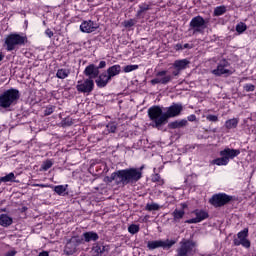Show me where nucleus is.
Instances as JSON below:
<instances>
[{"instance_id": "nucleus-32", "label": "nucleus", "mask_w": 256, "mask_h": 256, "mask_svg": "<svg viewBox=\"0 0 256 256\" xmlns=\"http://www.w3.org/2000/svg\"><path fill=\"white\" fill-rule=\"evenodd\" d=\"M149 11V5L148 4H141L139 6V10L137 11L136 16L141 17V15H143V13Z\"/></svg>"}, {"instance_id": "nucleus-51", "label": "nucleus", "mask_w": 256, "mask_h": 256, "mask_svg": "<svg viewBox=\"0 0 256 256\" xmlns=\"http://www.w3.org/2000/svg\"><path fill=\"white\" fill-rule=\"evenodd\" d=\"M34 186H35V187H46L45 184H35Z\"/></svg>"}, {"instance_id": "nucleus-29", "label": "nucleus", "mask_w": 256, "mask_h": 256, "mask_svg": "<svg viewBox=\"0 0 256 256\" xmlns=\"http://www.w3.org/2000/svg\"><path fill=\"white\" fill-rule=\"evenodd\" d=\"M15 179V174L13 172L7 174L4 177L0 178V183H9V181H13Z\"/></svg>"}, {"instance_id": "nucleus-54", "label": "nucleus", "mask_w": 256, "mask_h": 256, "mask_svg": "<svg viewBox=\"0 0 256 256\" xmlns=\"http://www.w3.org/2000/svg\"><path fill=\"white\" fill-rule=\"evenodd\" d=\"M138 171L142 172L143 171V166H141L140 169H138Z\"/></svg>"}, {"instance_id": "nucleus-46", "label": "nucleus", "mask_w": 256, "mask_h": 256, "mask_svg": "<svg viewBox=\"0 0 256 256\" xmlns=\"http://www.w3.org/2000/svg\"><path fill=\"white\" fill-rule=\"evenodd\" d=\"M14 255H17V251L11 250V251L7 252L5 256H14Z\"/></svg>"}, {"instance_id": "nucleus-52", "label": "nucleus", "mask_w": 256, "mask_h": 256, "mask_svg": "<svg viewBox=\"0 0 256 256\" xmlns=\"http://www.w3.org/2000/svg\"><path fill=\"white\" fill-rule=\"evenodd\" d=\"M176 47H177L178 49H183V48L181 47V45H179V44H177Z\"/></svg>"}, {"instance_id": "nucleus-37", "label": "nucleus", "mask_w": 256, "mask_h": 256, "mask_svg": "<svg viewBox=\"0 0 256 256\" xmlns=\"http://www.w3.org/2000/svg\"><path fill=\"white\" fill-rule=\"evenodd\" d=\"M139 225L132 224L128 227V231L131 233V235H135V233H139Z\"/></svg>"}, {"instance_id": "nucleus-34", "label": "nucleus", "mask_w": 256, "mask_h": 256, "mask_svg": "<svg viewBox=\"0 0 256 256\" xmlns=\"http://www.w3.org/2000/svg\"><path fill=\"white\" fill-rule=\"evenodd\" d=\"M106 129L108 133H115L117 131V124L115 122H109L106 125Z\"/></svg>"}, {"instance_id": "nucleus-35", "label": "nucleus", "mask_w": 256, "mask_h": 256, "mask_svg": "<svg viewBox=\"0 0 256 256\" xmlns=\"http://www.w3.org/2000/svg\"><path fill=\"white\" fill-rule=\"evenodd\" d=\"M237 33H245L247 31V25L243 22H240L236 25Z\"/></svg>"}, {"instance_id": "nucleus-39", "label": "nucleus", "mask_w": 256, "mask_h": 256, "mask_svg": "<svg viewBox=\"0 0 256 256\" xmlns=\"http://www.w3.org/2000/svg\"><path fill=\"white\" fill-rule=\"evenodd\" d=\"M51 167H53V162L51 160H46L42 164L43 171H48V169H51Z\"/></svg>"}, {"instance_id": "nucleus-13", "label": "nucleus", "mask_w": 256, "mask_h": 256, "mask_svg": "<svg viewBox=\"0 0 256 256\" xmlns=\"http://www.w3.org/2000/svg\"><path fill=\"white\" fill-rule=\"evenodd\" d=\"M93 87H95V82L89 78L84 81H78L76 85V89L79 93H91Z\"/></svg>"}, {"instance_id": "nucleus-7", "label": "nucleus", "mask_w": 256, "mask_h": 256, "mask_svg": "<svg viewBox=\"0 0 256 256\" xmlns=\"http://www.w3.org/2000/svg\"><path fill=\"white\" fill-rule=\"evenodd\" d=\"M177 241L175 240H154V241H148L147 247L150 249V251H153L154 249H159V247H162V249H171L173 245H175Z\"/></svg>"}, {"instance_id": "nucleus-11", "label": "nucleus", "mask_w": 256, "mask_h": 256, "mask_svg": "<svg viewBox=\"0 0 256 256\" xmlns=\"http://www.w3.org/2000/svg\"><path fill=\"white\" fill-rule=\"evenodd\" d=\"M190 63L191 62L187 59L175 60L172 64V69H174L172 71V75H174V77H177V75L181 74V71H185V69L189 67Z\"/></svg>"}, {"instance_id": "nucleus-10", "label": "nucleus", "mask_w": 256, "mask_h": 256, "mask_svg": "<svg viewBox=\"0 0 256 256\" xmlns=\"http://www.w3.org/2000/svg\"><path fill=\"white\" fill-rule=\"evenodd\" d=\"M173 79L171 75H167V71L163 70L156 73V78L152 79L150 83L152 85H167Z\"/></svg>"}, {"instance_id": "nucleus-27", "label": "nucleus", "mask_w": 256, "mask_h": 256, "mask_svg": "<svg viewBox=\"0 0 256 256\" xmlns=\"http://www.w3.org/2000/svg\"><path fill=\"white\" fill-rule=\"evenodd\" d=\"M69 73L71 72L67 69H59L56 73V76L58 79H67V77H69Z\"/></svg>"}, {"instance_id": "nucleus-31", "label": "nucleus", "mask_w": 256, "mask_h": 256, "mask_svg": "<svg viewBox=\"0 0 256 256\" xmlns=\"http://www.w3.org/2000/svg\"><path fill=\"white\" fill-rule=\"evenodd\" d=\"M184 216H185V211H183V210L176 209L173 212L174 221H179L180 219H183Z\"/></svg>"}, {"instance_id": "nucleus-1", "label": "nucleus", "mask_w": 256, "mask_h": 256, "mask_svg": "<svg viewBox=\"0 0 256 256\" xmlns=\"http://www.w3.org/2000/svg\"><path fill=\"white\" fill-rule=\"evenodd\" d=\"M143 177V172L137 168L118 170L111 174L110 182L115 181L116 185H129L137 183Z\"/></svg>"}, {"instance_id": "nucleus-19", "label": "nucleus", "mask_w": 256, "mask_h": 256, "mask_svg": "<svg viewBox=\"0 0 256 256\" xmlns=\"http://www.w3.org/2000/svg\"><path fill=\"white\" fill-rule=\"evenodd\" d=\"M103 253H109V246H103L101 244H94L92 247L93 256H101Z\"/></svg>"}, {"instance_id": "nucleus-42", "label": "nucleus", "mask_w": 256, "mask_h": 256, "mask_svg": "<svg viewBox=\"0 0 256 256\" xmlns=\"http://www.w3.org/2000/svg\"><path fill=\"white\" fill-rule=\"evenodd\" d=\"M244 89H245V91H247V93H249L250 91H255V85H253V84H246L244 86Z\"/></svg>"}, {"instance_id": "nucleus-17", "label": "nucleus", "mask_w": 256, "mask_h": 256, "mask_svg": "<svg viewBox=\"0 0 256 256\" xmlns=\"http://www.w3.org/2000/svg\"><path fill=\"white\" fill-rule=\"evenodd\" d=\"M84 75L89 77L88 79H96V77H99V68L95 64H90L85 68Z\"/></svg>"}, {"instance_id": "nucleus-47", "label": "nucleus", "mask_w": 256, "mask_h": 256, "mask_svg": "<svg viewBox=\"0 0 256 256\" xmlns=\"http://www.w3.org/2000/svg\"><path fill=\"white\" fill-rule=\"evenodd\" d=\"M46 35L48 36V37H53V31H51L50 29H47L46 30Z\"/></svg>"}, {"instance_id": "nucleus-6", "label": "nucleus", "mask_w": 256, "mask_h": 256, "mask_svg": "<svg viewBox=\"0 0 256 256\" xmlns=\"http://www.w3.org/2000/svg\"><path fill=\"white\" fill-rule=\"evenodd\" d=\"M25 36L10 34L5 38L6 51H13L17 45H25Z\"/></svg>"}, {"instance_id": "nucleus-16", "label": "nucleus", "mask_w": 256, "mask_h": 256, "mask_svg": "<svg viewBox=\"0 0 256 256\" xmlns=\"http://www.w3.org/2000/svg\"><path fill=\"white\" fill-rule=\"evenodd\" d=\"M97 29H99V24L91 20L84 21L80 25V31H82V33H93L97 31Z\"/></svg>"}, {"instance_id": "nucleus-23", "label": "nucleus", "mask_w": 256, "mask_h": 256, "mask_svg": "<svg viewBox=\"0 0 256 256\" xmlns=\"http://www.w3.org/2000/svg\"><path fill=\"white\" fill-rule=\"evenodd\" d=\"M169 129H181L183 127H187V120H176L174 122H170L168 124Z\"/></svg>"}, {"instance_id": "nucleus-50", "label": "nucleus", "mask_w": 256, "mask_h": 256, "mask_svg": "<svg viewBox=\"0 0 256 256\" xmlns=\"http://www.w3.org/2000/svg\"><path fill=\"white\" fill-rule=\"evenodd\" d=\"M3 59H5V55H3V52H0V61H2Z\"/></svg>"}, {"instance_id": "nucleus-24", "label": "nucleus", "mask_w": 256, "mask_h": 256, "mask_svg": "<svg viewBox=\"0 0 256 256\" xmlns=\"http://www.w3.org/2000/svg\"><path fill=\"white\" fill-rule=\"evenodd\" d=\"M0 225L1 227H10V225H13V218L9 217L7 214H1Z\"/></svg>"}, {"instance_id": "nucleus-2", "label": "nucleus", "mask_w": 256, "mask_h": 256, "mask_svg": "<svg viewBox=\"0 0 256 256\" xmlns=\"http://www.w3.org/2000/svg\"><path fill=\"white\" fill-rule=\"evenodd\" d=\"M148 117L152 121L150 125L156 129H161L168 122L166 114L163 113V109L159 106L150 107L148 109Z\"/></svg>"}, {"instance_id": "nucleus-49", "label": "nucleus", "mask_w": 256, "mask_h": 256, "mask_svg": "<svg viewBox=\"0 0 256 256\" xmlns=\"http://www.w3.org/2000/svg\"><path fill=\"white\" fill-rule=\"evenodd\" d=\"M38 256H49L47 251L40 252Z\"/></svg>"}, {"instance_id": "nucleus-25", "label": "nucleus", "mask_w": 256, "mask_h": 256, "mask_svg": "<svg viewBox=\"0 0 256 256\" xmlns=\"http://www.w3.org/2000/svg\"><path fill=\"white\" fill-rule=\"evenodd\" d=\"M84 237V241H86V243H89L91 241H97V239H99V235L95 232H85L83 234Z\"/></svg>"}, {"instance_id": "nucleus-41", "label": "nucleus", "mask_w": 256, "mask_h": 256, "mask_svg": "<svg viewBox=\"0 0 256 256\" xmlns=\"http://www.w3.org/2000/svg\"><path fill=\"white\" fill-rule=\"evenodd\" d=\"M207 121H211L212 123H217V121H219V117L215 116V115H207L206 116Z\"/></svg>"}, {"instance_id": "nucleus-33", "label": "nucleus", "mask_w": 256, "mask_h": 256, "mask_svg": "<svg viewBox=\"0 0 256 256\" xmlns=\"http://www.w3.org/2000/svg\"><path fill=\"white\" fill-rule=\"evenodd\" d=\"M226 11H227V8H225V6H219V7L215 8L214 15L216 17H219L221 15H224V13H226Z\"/></svg>"}, {"instance_id": "nucleus-5", "label": "nucleus", "mask_w": 256, "mask_h": 256, "mask_svg": "<svg viewBox=\"0 0 256 256\" xmlns=\"http://www.w3.org/2000/svg\"><path fill=\"white\" fill-rule=\"evenodd\" d=\"M207 29V20H204L201 16L192 18L189 25V31H192L193 35L203 34Z\"/></svg>"}, {"instance_id": "nucleus-20", "label": "nucleus", "mask_w": 256, "mask_h": 256, "mask_svg": "<svg viewBox=\"0 0 256 256\" xmlns=\"http://www.w3.org/2000/svg\"><path fill=\"white\" fill-rule=\"evenodd\" d=\"M111 80V77H109V74L102 73L99 75L98 79L96 80V85L98 87H107V83Z\"/></svg>"}, {"instance_id": "nucleus-4", "label": "nucleus", "mask_w": 256, "mask_h": 256, "mask_svg": "<svg viewBox=\"0 0 256 256\" xmlns=\"http://www.w3.org/2000/svg\"><path fill=\"white\" fill-rule=\"evenodd\" d=\"M197 243L191 239H182L176 249V256H193L196 253Z\"/></svg>"}, {"instance_id": "nucleus-8", "label": "nucleus", "mask_w": 256, "mask_h": 256, "mask_svg": "<svg viewBox=\"0 0 256 256\" xmlns=\"http://www.w3.org/2000/svg\"><path fill=\"white\" fill-rule=\"evenodd\" d=\"M248 235H249V229L247 228L239 232L237 234V238H234V245L236 247H239V245H242V247H246V249H249V247H251V242L247 239Z\"/></svg>"}, {"instance_id": "nucleus-36", "label": "nucleus", "mask_w": 256, "mask_h": 256, "mask_svg": "<svg viewBox=\"0 0 256 256\" xmlns=\"http://www.w3.org/2000/svg\"><path fill=\"white\" fill-rule=\"evenodd\" d=\"M139 69L138 65H127L123 68L124 73H131V71H135Z\"/></svg>"}, {"instance_id": "nucleus-22", "label": "nucleus", "mask_w": 256, "mask_h": 256, "mask_svg": "<svg viewBox=\"0 0 256 256\" xmlns=\"http://www.w3.org/2000/svg\"><path fill=\"white\" fill-rule=\"evenodd\" d=\"M213 75H216L217 77H221V75H231L233 72L231 70L226 69L224 66H217V69H214L212 71Z\"/></svg>"}, {"instance_id": "nucleus-30", "label": "nucleus", "mask_w": 256, "mask_h": 256, "mask_svg": "<svg viewBox=\"0 0 256 256\" xmlns=\"http://www.w3.org/2000/svg\"><path fill=\"white\" fill-rule=\"evenodd\" d=\"M212 165L223 166V165H228V162L223 156H221L220 158L214 159L212 161Z\"/></svg>"}, {"instance_id": "nucleus-43", "label": "nucleus", "mask_w": 256, "mask_h": 256, "mask_svg": "<svg viewBox=\"0 0 256 256\" xmlns=\"http://www.w3.org/2000/svg\"><path fill=\"white\" fill-rule=\"evenodd\" d=\"M105 67H107V62L100 61L99 66H96V69L99 71L100 69H105Z\"/></svg>"}, {"instance_id": "nucleus-9", "label": "nucleus", "mask_w": 256, "mask_h": 256, "mask_svg": "<svg viewBox=\"0 0 256 256\" xmlns=\"http://www.w3.org/2000/svg\"><path fill=\"white\" fill-rule=\"evenodd\" d=\"M81 245V239L78 237H72L70 240L67 241L64 253L65 255H75L77 253V247Z\"/></svg>"}, {"instance_id": "nucleus-3", "label": "nucleus", "mask_w": 256, "mask_h": 256, "mask_svg": "<svg viewBox=\"0 0 256 256\" xmlns=\"http://www.w3.org/2000/svg\"><path fill=\"white\" fill-rule=\"evenodd\" d=\"M20 97L21 94L19 90L13 88L9 89L0 95V107L7 109L11 107V105H16Z\"/></svg>"}, {"instance_id": "nucleus-45", "label": "nucleus", "mask_w": 256, "mask_h": 256, "mask_svg": "<svg viewBox=\"0 0 256 256\" xmlns=\"http://www.w3.org/2000/svg\"><path fill=\"white\" fill-rule=\"evenodd\" d=\"M51 113H53V108L52 107L46 108L45 115H51Z\"/></svg>"}, {"instance_id": "nucleus-26", "label": "nucleus", "mask_w": 256, "mask_h": 256, "mask_svg": "<svg viewBox=\"0 0 256 256\" xmlns=\"http://www.w3.org/2000/svg\"><path fill=\"white\" fill-rule=\"evenodd\" d=\"M238 125H239V119L237 118H232L225 122L226 129H237Z\"/></svg>"}, {"instance_id": "nucleus-44", "label": "nucleus", "mask_w": 256, "mask_h": 256, "mask_svg": "<svg viewBox=\"0 0 256 256\" xmlns=\"http://www.w3.org/2000/svg\"><path fill=\"white\" fill-rule=\"evenodd\" d=\"M218 66H220V67H229V62L227 60H222V61H220Z\"/></svg>"}, {"instance_id": "nucleus-28", "label": "nucleus", "mask_w": 256, "mask_h": 256, "mask_svg": "<svg viewBox=\"0 0 256 256\" xmlns=\"http://www.w3.org/2000/svg\"><path fill=\"white\" fill-rule=\"evenodd\" d=\"M54 191L55 193H57V195H65V193L67 192V185L55 186Z\"/></svg>"}, {"instance_id": "nucleus-15", "label": "nucleus", "mask_w": 256, "mask_h": 256, "mask_svg": "<svg viewBox=\"0 0 256 256\" xmlns=\"http://www.w3.org/2000/svg\"><path fill=\"white\" fill-rule=\"evenodd\" d=\"M240 154L241 151L239 149L225 148L224 150L220 151V157H223L226 160V163H229L230 159H235V157Z\"/></svg>"}, {"instance_id": "nucleus-53", "label": "nucleus", "mask_w": 256, "mask_h": 256, "mask_svg": "<svg viewBox=\"0 0 256 256\" xmlns=\"http://www.w3.org/2000/svg\"><path fill=\"white\" fill-rule=\"evenodd\" d=\"M187 48H189V44L184 45V49H187Z\"/></svg>"}, {"instance_id": "nucleus-18", "label": "nucleus", "mask_w": 256, "mask_h": 256, "mask_svg": "<svg viewBox=\"0 0 256 256\" xmlns=\"http://www.w3.org/2000/svg\"><path fill=\"white\" fill-rule=\"evenodd\" d=\"M194 214L196 215V217L187 220L186 223H201V221H205V219L209 217V214L203 210H196Z\"/></svg>"}, {"instance_id": "nucleus-48", "label": "nucleus", "mask_w": 256, "mask_h": 256, "mask_svg": "<svg viewBox=\"0 0 256 256\" xmlns=\"http://www.w3.org/2000/svg\"><path fill=\"white\" fill-rule=\"evenodd\" d=\"M195 119H197L195 115H191L188 117V121H195Z\"/></svg>"}, {"instance_id": "nucleus-40", "label": "nucleus", "mask_w": 256, "mask_h": 256, "mask_svg": "<svg viewBox=\"0 0 256 256\" xmlns=\"http://www.w3.org/2000/svg\"><path fill=\"white\" fill-rule=\"evenodd\" d=\"M136 24H137V20H135V19H130V20L124 22L125 27H133Z\"/></svg>"}, {"instance_id": "nucleus-14", "label": "nucleus", "mask_w": 256, "mask_h": 256, "mask_svg": "<svg viewBox=\"0 0 256 256\" xmlns=\"http://www.w3.org/2000/svg\"><path fill=\"white\" fill-rule=\"evenodd\" d=\"M181 111H183V105L173 103L165 112L167 121L171 119V117H179V115H181Z\"/></svg>"}, {"instance_id": "nucleus-21", "label": "nucleus", "mask_w": 256, "mask_h": 256, "mask_svg": "<svg viewBox=\"0 0 256 256\" xmlns=\"http://www.w3.org/2000/svg\"><path fill=\"white\" fill-rule=\"evenodd\" d=\"M119 73H121V65H113L107 69V74L110 79H113V77H117Z\"/></svg>"}, {"instance_id": "nucleus-38", "label": "nucleus", "mask_w": 256, "mask_h": 256, "mask_svg": "<svg viewBox=\"0 0 256 256\" xmlns=\"http://www.w3.org/2000/svg\"><path fill=\"white\" fill-rule=\"evenodd\" d=\"M146 210L147 211H159V204H157V203L147 204Z\"/></svg>"}, {"instance_id": "nucleus-12", "label": "nucleus", "mask_w": 256, "mask_h": 256, "mask_svg": "<svg viewBox=\"0 0 256 256\" xmlns=\"http://www.w3.org/2000/svg\"><path fill=\"white\" fill-rule=\"evenodd\" d=\"M229 201H231V196L227 194H216L210 199V203L214 207H223V205H227Z\"/></svg>"}]
</instances>
